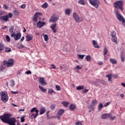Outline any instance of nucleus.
<instances>
[{
	"mask_svg": "<svg viewBox=\"0 0 125 125\" xmlns=\"http://www.w3.org/2000/svg\"><path fill=\"white\" fill-rule=\"evenodd\" d=\"M75 21L77 23H81V22H83V18L82 17L79 16Z\"/></svg>",
	"mask_w": 125,
	"mask_h": 125,
	"instance_id": "17",
	"label": "nucleus"
},
{
	"mask_svg": "<svg viewBox=\"0 0 125 125\" xmlns=\"http://www.w3.org/2000/svg\"><path fill=\"white\" fill-rule=\"evenodd\" d=\"M78 3H79V4H81L82 5H84V4H85V2L83 0H79L78 1Z\"/></svg>",
	"mask_w": 125,
	"mask_h": 125,
	"instance_id": "29",
	"label": "nucleus"
},
{
	"mask_svg": "<svg viewBox=\"0 0 125 125\" xmlns=\"http://www.w3.org/2000/svg\"><path fill=\"white\" fill-rule=\"evenodd\" d=\"M100 4V1L98 0H96L94 3H93L91 5L95 7V8H99V5Z\"/></svg>",
	"mask_w": 125,
	"mask_h": 125,
	"instance_id": "11",
	"label": "nucleus"
},
{
	"mask_svg": "<svg viewBox=\"0 0 125 125\" xmlns=\"http://www.w3.org/2000/svg\"><path fill=\"white\" fill-rule=\"evenodd\" d=\"M106 77L108 79V82L110 83H113V80L112 79V76L110 74H107L106 75Z\"/></svg>",
	"mask_w": 125,
	"mask_h": 125,
	"instance_id": "16",
	"label": "nucleus"
},
{
	"mask_svg": "<svg viewBox=\"0 0 125 125\" xmlns=\"http://www.w3.org/2000/svg\"><path fill=\"white\" fill-rule=\"evenodd\" d=\"M121 59L122 62H125V55L121 54Z\"/></svg>",
	"mask_w": 125,
	"mask_h": 125,
	"instance_id": "34",
	"label": "nucleus"
},
{
	"mask_svg": "<svg viewBox=\"0 0 125 125\" xmlns=\"http://www.w3.org/2000/svg\"><path fill=\"white\" fill-rule=\"evenodd\" d=\"M108 105H110V102H109L104 104V107H107V106H108Z\"/></svg>",
	"mask_w": 125,
	"mask_h": 125,
	"instance_id": "57",
	"label": "nucleus"
},
{
	"mask_svg": "<svg viewBox=\"0 0 125 125\" xmlns=\"http://www.w3.org/2000/svg\"><path fill=\"white\" fill-rule=\"evenodd\" d=\"M45 112V108L42 107L40 111V115H42Z\"/></svg>",
	"mask_w": 125,
	"mask_h": 125,
	"instance_id": "26",
	"label": "nucleus"
},
{
	"mask_svg": "<svg viewBox=\"0 0 125 125\" xmlns=\"http://www.w3.org/2000/svg\"><path fill=\"white\" fill-rule=\"evenodd\" d=\"M83 92H84V93H85L86 92H88V89H85L83 90Z\"/></svg>",
	"mask_w": 125,
	"mask_h": 125,
	"instance_id": "62",
	"label": "nucleus"
},
{
	"mask_svg": "<svg viewBox=\"0 0 125 125\" xmlns=\"http://www.w3.org/2000/svg\"><path fill=\"white\" fill-rule=\"evenodd\" d=\"M108 118H109V119H111L112 121H114V120L116 119V117L112 116V115H111V114H109V116H108Z\"/></svg>",
	"mask_w": 125,
	"mask_h": 125,
	"instance_id": "46",
	"label": "nucleus"
},
{
	"mask_svg": "<svg viewBox=\"0 0 125 125\" xmlns=\"http://www.w3.org/2000/svg\"><path fill=\"white\" fill-rule=\"evenodd\" d=\"M11 37L12 38H14L15 41H18L19 40H20V38H21V33H17L16 34L12 33L11 35Z\"/></svg>",
	"mask_w": 125,
	"mask_h": 125,
	"instance_id": "9",
	"label": "nucleus"
},
{
	"mask_svg": "<svg viewBox=\"0 0 125 125\" xmlns=\"http://www.w3.org/2000/svg\"><path fill=\"white\" fill-rule=\"evenodd\" d=\"M57 20H59V17L53 15L50 19L49 22L54 23L57 22Z\"/></svg>",
	"mask_w": 125,
	"mask_h": 125,
	"instance_id": "10",
	"label": "nucleus"
},
{
	"mask_svg": "<svg viewBox=\"0 0 125 125\" xmlns=\"http://www.w3.org/2000/svg\"><path fill=\"white\" fill-rule=\"evenodd\" d=\"M85 56V55H81V54H78V57L79 59H83V57Z\"/></svg>",
	"mask_w": 125,
	"mask_h": 125,
	"instance_id": "38",
	"label": "nucleus"
},
{
	"mask_svg": "<svg viewBox=\"0 0 125 125\" xmlns=\"http://www.w3.org/2000/svg\"><path fill=\"white\" fill-rule=\"evenodd\" d=\"M11 93H12V94H18V92L17 91L14 92L13 91H11Z\"/></svg>",
	"mask_w": 125,
	"mask_h": 125,
	"instance_id": "55",
	"label": "nucleus"
},
{
	"mask_svg": "<svg viewBox=\"0 0 125 125\" xmlns=\"http://www.w3.org/2000/svg\"><path fill=\"white\" fill-rule=\"evenodd\" d=\"M3 64L6 65L7 67H12L14 65V60L12 59H10L7 61L4 60L3 62Z\"/></svg>",
	"mask_w": 125,
	"mask_h": 125,
	"instance_id": "5",
	"label": "nucleus"
},
{
	"mask_svg": "<svg viewBox=\"0 0 125 125\" xmlns=\"http://www.w3.org/2000/svg\"><path fill=\"white\" fill-rule=\"evenodd\" d=\"M4 49L5 52H11V49L8 47H4Z\"/></svg>",
	"mask_w": 125,
	"mask_h": 125,
	"instance_id": "22",
	"label": "nucleus"
},
{
	"mask_svg": "<svg viewBox=\"0 0 125 125\" xmlns=\"http://www.w3.org/2000/svg\"><path fill=\"white\" fill-rule=\"evenodd\" d=\"M5 67L4 66L3 64L0 65V72H2L4 71Z\"/></svg>",
	"mask_w": 125,
	"mask_h": 125,
	"instance_id": "37",
	"label": "nucleus"
},
{
	"mask_svg": "<svg viewBox=\"0 0 125 125\" xmlns=\"http://www.w3.org/2000/svg\"><path fill=\"white\" fill-rule=\"evenodd\" d=\"M110 62L112 64H116L117 63V61L115 60V59H110Z\"/></svg>",
	"mask_w": 125,
	"mask_h": 125,
	"instance_id": "32",
	"label": "nucleus"
},
{
	"mask_svg": "<svg viewBox=\"0 0 125 125\" xmlns=\"http://www.w3.org/2000/svg\"><path fill=\"white\" fill-rule=\"evenodd\" d=\"M76 125H83V124H82V123L81 122H77Z\"/></svg>",
	"mask_w": 125,
	"mask_h": 125,
	"instance_id": "64",
	"label": "nucleus"
},
{
	"mask_svg": "<svg viewBox=\"0 0 125 125\" xmlns=\"http://www.w3.org/2000/svg\"><path fill=\"white\" fill-rule=\"evenodd\" d=\"M11 117H12V114L10 113L5 114L4 115L0 116V120L5 124H8L9 125H15L16 118Z\"/></svg>",
	"mask_w": 125,
	"mask_h": 125,
	"instance_id": "1",
	"label": "nucleus"
},
{
	"mask_svg": "<svg viewBox=\"0 0 125 125\" xmlns=\"http://www.w3.org/2000/svg\"><path fill=\"white\" fill-rule=\"evenodd\" d=\"M115 15L117 19H118V20L121 22H122L125 19V18H124V17H123V16L120 14V12H119L118 10L115 11Z\"/></svg>",
	"mask_w": 125,
	"mask_h": 125,
	"instance_id": "8",
	"label": "nucleus"
},
{
	"mask_svg": "<svg viewBox=\"0 0 125 125\" xmlns=\"http://www.w3.org/2000/svg\"><path fill=\"white\" fill-rule=\"evenodd\" d=\"M85 59L86 60V61H90V60H91V57H90L89 55H88L86 56Z\"/></svg>",
	"mask_w": 125,
	"mask_h": 125,
	"instance_id": "39",
	"label": "nucleus"
},
{
	"mask_svg": "<svg viewBox=\"0 0 125 125\" xmlns=\"http://www.w3.org/2000/svg\"><path fill=\"white\" fill-rule=\"evenodd\" d=\"M33 20L34 22H37L38 21V17L36 16V15H34L33 17Z\"/></svg>",
	"mask_w": 125,
	"mask_h": 125,
	"instance_id": "36",
	"label": "nucleus"
},
{
	"mask_svg": "<svg viewBox=\"0 0 125 125\" xmlns=\"http://www.w3.org/2000/svg\"><path fill=\"white\" fill-rule=\"evenodd\" d=\"M39 87L42 92H46V89H44L42 86L39 85Z\"/></svg>",
	"mask_w": 125,
	"mask_h": 125,
	"instance_id": "28",
	"label": "nucleus"
},
{
	"mask_svg": "<svg viewBox=\"0 0 125 125\" xmlns=\"http://www.w3.org/2000/svg\"><path fill=\"white\" fill-rule=\"evenodd\" d=\"M69 109L70 110H74L75 109V105L71 104L69 105Z\"/></svg>",
	"mask_w": 125,
	"mask_h": 125,
	"instance_id": "45",
	"label": "nucleus"
},
{
	"mask_svg": "<svg viewBox=\"0 0 125 125\" xmlns=\"http://www.w3.org/2000/svg\"><path fill=\"white\" fill-rule=\"evenodd\" d=\"M0 20H1V21H5V22H7V21H8V16H0Z\"/></svg>",
	"mask_w": 125,
	"mask_h": 125,
	"instance_id": "15",
	"label": "nucleus"
},
{
	"mask_svg": "<svg viewBox=\"0 0 125 125\" xmlns=\"http://www.w3.org/2000/svg\"><path fill=\"white\" fill-rule=\"evenodd\" d=\"M14 30V26H11L10 27L9 29V32L10 33H13V31Z\"/></svg>",
	"mask_w": 125,
	"mask_h": 125,
	"instance_id": "42",
	"label": "nucleus"
},
{
	"mask_svg": "<svg viewBox=\"0 0 125 125\" xmlns=\"http://www.w3.org/2000/svg\"><path fill=\"white\" fill-rule=\"evenodd\" d=\"M84 88V86L83 85H80L76 87L77 90H82V89H83Z\"/></svg>",
	"mask_w": 125,
	"mask_h": 125,
	"instance_id": "27",
	"label": "nucleus"
},
{
	"mask_svg": "<svg viewBox=\"0 0 125 125\" xmlns=\"http://www.w3.org/2000/svg\"><path fill=\"white\" fill-rule=\"evenodd\" d=\"M51 29L53 31V33H56V23L52 24L50 26Z\"/></svg>",
	"mask_w": 125,
	"mask_h": 125,
	"instance_id": "13",
	"label": "nucleus"
},
{
	"mask_svg": "<svg viewBox=\"0 0 125 125\" xmlns=\"http://www.w3.org/2000/svg\"><path fill=\"white\" fill-rule=\"evenodd\" d=\"M101 83L103 84V85H107V84H106V82H104V81H101Z\"/></svg>",
	"mask_w": 125,
	"mask_h": 125,
	"instance_id": "60",
	"label": "nucleus"
},
{
	"mask_svg": "<svg viewBox=\"0 0 125 125\" xmlns=\"http://www.w3.org/2000/svg\"><path fill=\"white\" fill-rule=\"evenodd\" d=\"M107 53H108V49L106 48H104V57H106V56H108V55H107Z\"/></svg>",
	"mask_w": 125,
	"mask_h": 125,
	"instance_id": "24",
	"label": "nucleus"
},
{
	"mask_svg": "<svg viewBox=\"0 0 125 125\" xmlns=\"http://www.w3.org/2000/svg\"><path fill=\"white\" fill-rule=\"evenodd\" d=\"M70 13H71V10L68 8L66 9L65 10V15H70Z\"/></svg>",
	"mask_w": 125,
	"mask_h": 125,
	"instance_id": "25",
	"label": "nucleus"
},
{
	"mask_svg": "<svg viewBox=\"0 0 125 125\" xmlns=\"http://www.w3.org/2000/svg\"><path fill=\"white\" fill-rule=\"evenodd\" d=\"M14 85H15V82H14V80H11L10 81V86L11 87H13Z\"/></svg>",
	"mask_w": 125,
	"mask_h": 125,
	"instance_id": "23",
	"label": "nucleus"
},
{
	"mask_svg": "<svg viewBox=\"0 0 125 125\" xmlns=\"http://www.w3.org/2000/svg\"><path fill=\"white\" fill-rule=\"evenodd\" d=\"M48 92L49 94H50V95H52V93H53V92H54V91L52 89H50L48 90Z\"/></svg>",
	"mask_w": 125,
	"mask_h": 125,
	"instance_id": "44",
	"label": "nucleus"
},
{
	"mask_svg": "<svg viewBox=\"0 0 125 125\" xmlns=\"http://www.w3.org/2000/svg\"><path fill=\"white\" fill-rule=\"evenodd\" d=\"M110 36H111V41L115 43H117V36H116V32L115 31H111Z\"/></svg>",
	"mask_w": 125,
	"mask_h": 125,
	"instance_id": "6",
	"label": "nucleus"
},
{
	"mask_svg": "<svg viewBox=\"0 0 125 125\" xmlns=\"http://www.w3.org/2000/svg\"><path fill=\"white\" fill-rule=\"evenodd\" d=\"M4 44H3L2 42H0V52H1V51L4 50Z\"/></svg>",
	"mask_w": 125,
	"mask_h": 125,
	"instance_id": "20",
	"label": "nucleus"
},
{
	"mask_svg": "<svg viewBox=\"0 0 125 125\" xmlns=\"http://www.w3.org/2000/svg\"><path fill=\"white\" fill-rule=\"evenodd\" d=\"M102 108H103V104L102 103H100L98 105V110L99 111H101V110H102Z\"/></svg>",
	"mask_w": 125,
	"mask_h": 125,
	"instance_id": "31",
	"label": "nucleus"
},
{
	"mask_svg": "<svg viewBox=\"0 0 125 125\" xmlns=\"http://www.w3.org/2000/svg\"><path fill=\"white\" fill-rule=\"evenodd\" d=\"M121 22H122L123 26H125V19Z\"/></svg>",
	"mask_w": 125,
	"mask_h": 125,
	"instance_id": "61",
	"label": "nucleus"
},
{
	"mask_svg": "<svg viewBox=\"0 0 125 125\" xmlns=\"http://www.w3.org/2000/svg\"><path fill=\"white\" fill-rule=\"evenodd\" d=\"M35 15V16H37V17H39V16H42V13L36 12Z\"/></svg>",
	"mask_w": 125,
	"mask_h": 125,
	"instance_id": "43",
	"label": "nucleus"
},
{
	"mask_svg": "<svg viewBox=\"0 0 125 125\" xmlns=\"http://www.w3.org/2000/svg\"><path fill=\"white\" fill-rule=\"evenodd\" d=\"M109 117H110V114L104 113L102 115V118L104 120H105V119H107V118H109Z\"/></svg>",
	"mask_w": 125,
	"mask_h": 125,
	"instance_id": "19",
	"label": "nucleus"
},
{
	"mask_svg": "<svg viewBox=\"0 0 125 125\" xmlns=\"http://www.w3.org/2000/svg\"><path fill=\"white\" fill-rule=\"evenodd\" d=\"M93 105H95L96 103H97V101L96 100H94L92 101Z\"/></svg>",
	"mask_w": 125,
	"mask_h": 125,
	"instance_id": "53",
	"label": "nucleus"
},
{
	"mask_svg": "<svg viewBox=\"0 0 125 125\" xmlns=\"http://www.w3.org/2000/svg\"><path fill=\"white\" fill-rule=\"evenodd\" d=\"M21 123H24V122H25V119L24 118V117H21Z\"/></svg>",
	"mask_w": 125,
	"mask_h": 125,
	"instance_id": "56",
	"label": "nucleus"
},
{
	"mask_svg": "<svg viewBox=\"0 0 125 125\" xmlns=\"http://www.w3.org/2000/svg\"><path fill=\"white\" fill-rule=\"evenodd\" d=\"M1 100L2 102H7L8 101V95L6 92H2L0 94Z\"/></svg>",
	"mask_w": 125,
	"mask_h": 125,
	"instance_id": "4",
	"label": "nucleus"
},
{
	"mask_svg": "<svg viewBox=\"0 0 125 125\" xmlns=\"http://www.w3.org/2000/svg\"><path fill=\"white\" fill-rule=\"evenodd\" d=\"M44 36V40L45 42H47L48 41V36L46 34H43Z\"/></svg>",
	"mask_w": 125,
	"mask_h": 125,
	"instance_id": "33",
	"label": "nucleus"
},
{
	"mask_svg": "<svg viewBox=\"0 0 125 125\" xmlns=\"http://www.w3.org/2000/svg\"><path fill=\"white\" fill-rule=\"evenodd\" d=\"M114 6L115 8H119V9H121V10L123 11V10H124V9H123V6H124V1L118 0L115 2L114 3Z\"/></svg>",
	"mask_w": 125,
	"mask_h": 125,
	"instance_id": "3",
	"label": "nucleus"
},
{
	"mask_svg": "<svg viewBox=\"0 0 125 125\" xmlns=\"http://www.w3.org/2000/svg\"><path fill=\"white\" fill-rule=\"evenodd\" d=\"M50 108L51 110H54V109H55V104H51Z\"/></svg>",
	"mask_w": 125,
	"mask_h": 125,
	"instance_id": "48",
	"label": "nucleus"
},
{
	"mask_svg": "<svg viewBox=\"0 0 125 125\" xmlns=\"http://www.w3.org/2000/svg\"><path fill=\"white\" fill-rule=\"evenodd\" d=\"M3 8H4V9H7V8H8V7L7 6V5H6V4H4Z\"/></svg>",
	"mask_w": 125,
	"mask_h": 125,
	"instance_id": "59",
	"label": "nucleus"
},
{
	"mask_svg": "<svg viewBox=\"0 0 125 125\" xmlns=\"http://www.w3.org/2000/svg\"><path fill=\"white\" fill-rule=\"evenodd\" d=\"M56 88L57 90H58V91L61 90V88L60 87V86L58 85H56Z\"/></svg>",
	"mask_w": 125,
	"mask_h": 125,
	"instance_id": "50",
	"label": "nucleus"
},
{
	"mask_svg": "<svg viewBox=\"0 0 125 125\" xmlns=\"http://www.w3.org/2000/svg\"><path fill=\"white\" fill-rule=\"evenodd\" d=\"M25 73L26 74V75H30V74H32V72H31V71L30 70H28L27 71H26L25 72Z\"/></svg>",
	"mask_w": 125,
	"mask_h": 125,
	"instance_id": "54",
	"label": "nucleus"
},
{
	"mask_svg": "<svg viewBox=\"0 0 125 125\" xmlns=\"http://www.w3.org/2000/svg\"><path fill=\"white\" fill-rule=\"evenodd\" d=\"M21 8H22V9H25L26 8V4H23L21 6Z\"/></svg>",
	"mask_w": 125,
	"mask_h": 125,
	"instance_id": "51",
	"label": "nucleus"
},
{
	"mask_svg": "<svg viewBox=\"0 0 125 125\" xmlns=\"http://www.w3.org/2000/svg\"><path fill=\"white\" fill-rule=\"evenodd\" d=\"M44 25H45V22L39 21L37 22V27H38V28H42V26H44Z\"/></svg>",
	"mask_w": 125,
	"mask_h": 125,
	"instance_id": "12",
	"label": "nucleus"
},
{
	"mask_svg": "<svg viewBox=\"0 0 125 125\" xmlns=\"http://www.w3.org/2000/svg\"><path fill=\"white\" fill-rule=\"evenodd\" d=\"M92 43L94 47H95V48H99V45L97 43V42L95 41V40L92 41Z\"/></svg>",
	"mask_w": 125,
	"mask_h": 125,
	"instance_id": "18",
	"label": "nucleus"
},
{
	"mask_svg": "<svg viewBox=\"0 0 125 125\" xmlns=\"http://www.w3.org/2000/svg\"><path fill=\"white\" fill-rule=\"evenodd\" d=\"M62 105L64 106V107H67L69 105V102H62Z\"/></svg>",
	"mask_w": 125,
	"mask_h": 125,
	"instance_id": "35",
	"label": "nucleus"
},
{
	"mask_svg": "<svg viewBox=\"0 0 125 125\" xmlns=\"http://www.w3.org/2000/svg\"><path fill=\"white\" fill-rule=\"evenodd\" d=\"M72 16L75 21H76V19L79 17V15H78L77 13L74 12L73 13Z\"/></svg>",
	"mask_w": 125,
	"mask_h": 125,
	"instance_id": "21",
	"label": "nucleus"
},
{
	"mask_svg": "<svg viewBox=\"0 0 125 125\" xmlns=\"http://www.w3.org/2000/svg\"><path fill=\"white\" fill-rule=\"evenodd\" d=\"M6 40L8 42H10V37H9L8 35L6 36Z\"/></svg>",
	"mask_w": 125,
	"mask_h": 125,
	"instance_id": "47",
	"label": "nucleus"
},
{
	"mask_svg": "<svg viewBox=\"0 0 125 125\" xmlns=\"http://www.w3.org/2000/svg\"><path fill=\"white\" fill-rule=\"evenodd\" d=\"M38 82L41 85H42L43 86H44V85H47V83L45 82V80H44V78L43 77H39L38 79Z\"/></svg>",
	"mask_w": 125,
	"mask_h": 125,
	"instance_id": "7",
	"label": "nucleus"
},
{
	"mask_svg": "<svg viewBox=\"0 0 125 125\" xmlns=\"http://www.w3.org/2000/svg\"><path fill=\"white\" fill-rule=\"evenodd\" d=\"M58 113L59 115H60V116H61L62 115L63 113H64V110L60 109V110L58 111Z\"/></svg>",
	"mask_w": 125,
	"mask_h": 125,
	"instance_id": "40",
	"label": "nucleus"
},
{
	"mask_svg": "<svg viewBox=\"0 0 125 125\" xmlns=\"http://www.w3.org/2000/svg\"><path fill=\"white\" fill-rule=\"evenodd\" d=\"M30 113H32L30 114V116L31 120L36 119L39 116V110L37 109L36 107L33 108L30 111Z\"/></svg>",
	"mask_w": 125,
	"mask_h": 125,
	"instance_id": "2",
	"label": "nucleus"
},
{
	"mask_svg": "<svg viewBox=\"0 0 125 125\" xmlns=\"http://www.w3.org/2000/svg\"><path fill=\"white\" fill-rule=\"evenodd\" d=\"M74 70H81V69H83V67L80 66V65H77L76 67H74Z\"/></svg>",
	"mask_w": 125,
	"mask_h": 125,
	"instance_id": "41",
	"label": "nucleus"
},
{
	"mask_svg": "<svg viewBox=\"0 0 125 125\" xmlns=\"http://www.w3.org/2000/svg\"><path fill=\"white\" fill-rule=\"evenodd\" d=\"M8 16H9V18H11V17H12V14H11V13H9Z\"/></svg>",
	"mask_w": 125,
	"mask_h": 125,
	"instance_id": "63",
	"label": "nucleus"
},
{
	"mask_svg": "<svg viewBox=\"0 0 125 125\" xmlns=\"http://www.w3.org/2000/svg\"><path fill=\"white\" fill-rule=\"evenodd\" d=\"M14 15H18V14H19V12L17 10H15L14 11Z\"/></svg>",
	"mask_w": 125,
	"mask_h": 125,
	"instance_id": "49",
	"label": "nucleus"
},
{
	"mask_svg": "<svg viewBox=\"0 0 125 125\" xmlns=\"http://www.w3.org/2000/svg\"><path fill=\"white\" fill-rule=\"evenodd\" d=\"M48 7V4L46 2H45L42 5V8H44V9L47 8Z\"/></svg>",
	"mask_w": 125,
	"mask_h": 125,
	"instance_id": "30",
	"label": "nucleus"
},
{
	"mask_svg": "<svg viewBox=\"0 0 125 125\" xmlns=\"http://www.w3.org/2000/svg\"><path fill=\"white\" fill-rule=\"evenodd\" d=\"M51 69H56V67L54 64H51Z\"/></svg>",
	"mask_w": 125,
	"mask_h": 125,
	"instance_id": "58",
	"label": "nucleus"
},
{
	"mask_svg": "<svg viewBox=\"0 0 125 125\" xmlns=\"http://www.w3.org/2000/svg\"><path fill=\"white\" fill-rule=\"evenodd\" d=\"M25 38L26 42H30V41H32V40H33L34 36H33L32 35H27L25 36Z\"/></svg>",
	"mask_w": 125,
	"mask_h": 125,
	"instance_id": "14",
	"label": "nucleus"
},
{
	"mask_svg": "<svg viewBox=\"0 0 125 125\" xmlns=\"http://www.w3.org/2000/svg\"><path fill=\"white\" fill-rule=\"evenodd\" d=\"M89 0V2L90 3V4H92L93 3H94V2L96 0Z\"/></svg>",
	"mask_w": 125,
	"mask_h": 125,
	"instance_id": "52",
	"label": "nucleus"
}]
</instances>
